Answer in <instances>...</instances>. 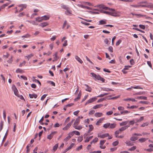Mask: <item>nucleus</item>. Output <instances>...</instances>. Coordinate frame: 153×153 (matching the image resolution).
<instances>
[{
  "instance_id": "nucleus-1",
  "label": "nucleus",
  "mask_w": 153,
  "mask_h": 153,
  "mask_svg": "<svg viewBox=\"0 0 153 153\" xmlns=\"http://www.w3.org/2000/svg\"><path fill=\"white\" fill-rule=\"evenodd\" d=\"M91 74L93 77H94L96 79L100 80L102 82H105V79L101 77L99 75H97L95 74L92 72L91 73Z\"/></svg>"
},
{
  "instance_id": "nucleus-2",
  "label": "nucleus",
  "mask_w": 153,
  "mask_h": 153,
  "mask_svg": "<svg viewBox=\"0 0 153 153\" xmlns=\"http://www.w3.org/2000/svg\"><path fill=\"white\" fill-rule=\"evenodd\" d=\"M97 99V98L96 97H93L90 99L86 102L85 104V105L91 103L94 101H95Z\"/></svg>"
},
{
  "instance_id": "nucleus-3",
  "label": "nucleus",
  "mask_w": 153,
  "mask_h": 153,
  "mask_svg": "<svg viewBox=\"0 0 153 153\" xmlns=\"http://www.w3.org/2000/svg\"><path fill=\"white\" fill-rule=\"evenodd\" d=\"M18 6L21 7L19 11V12H20L22 11L24 9H25L27 7V5L26 4H21L18 5Z\"/></svg>"
},
{
  "instance_id": "nucleus-4",
  "label": "nucleus",
  "mask_w": 153,
  "mask_h": 153,
  "mask_svg": "<svg viewBox=\"0 0 153 153\" xmlns=\"http://www.w3.org/2000/svg\"><path fill=\"white\" fill-rule=\"evenodd\" d=\"M109 136V134L108 133L104 134H98V137H100L102 138H104L105 137H108Z\"/></svg>"
},
{
  "instance_id": "nucleus-5",
  "label": "nucleus",
  "mask_w": 153,
  "mask_h": 153,
  "mask_svg": "<svg viewBox=\"0 0 153 153\" xmlns=\"http://www.w3.org/2000/svg\"><path fill=\"white\" fill-rule=\"evenodd\" d=\"M56 131H55L51 132L50 134L48 136L47 138L50 140H51L53 137V135L56 134Z\"/></svg>"
},
{
  "instance_id": "nucleus-6",
  "label": "nucleus",
  "mask_w": 153,
  "mask_h": 153,
  "mask_svg": "<svg viewBox=\"0 0 153 153\" xmlns=\"http://www.w3.org/2000/svg\"><path fill=\"white\" fill-rule=\"evenodd\" d=\"M84 85L86 87V88L85 89L86 91L89 92H91L92 89L88 85L86 84H85Z\"/></svg>"
},
{
  "instance_id": "nucleus-7",
  "label": "nucleus",
  "mask_w": 153,
  "mask_h": 153,
  "mask_svg": "<svg viewBox=\"0 0 153 153\" xmlns=\"http://www.w3.org/2000/svg\"><path fill=\"white\" fill-rule=\"evenodd\" d=\"M80 117H79L76 118L75 122H74V126L78 125L80 121Z\"/></svg>"
},
{
  "instance_id": "nucleus-8",
  "label": "nucleus",
  "mask_w": 153,
  "mask_h": 153,
  "mask_svg": "<svg viewBox=\"0 0 153 153\" xmlns=\"http://www.w3.org/2000/svg\"><path fill=\"white\" fill-rule=\"evenodd\" d=\"M110 15L114 16H119L118 13L115 11V10L113 12H111Z\"/></svg>"
},
{
  "instance_id": "nucleus-9",
  "label": "nucleus",
  "mask_w": 153,
  "mask_h": 153,
  "mask_svg": "<svg viewBox=\"0 0 153 153\" xmlns=\"http://www.w3.org/2000/svg\"><path fill=\"white\" fill-rule=\"evenodd\" d=\"M29 96L30 98H36L37 97V95L35 94H29Z\"/></svg>"
},
{
  "instance_id": "nucleus-10",
  "label": "nucleus",
  "mask_w": 153,
  "mask_h": 153,
  "mask_svg": "<svg viewBox=\"0 0 153 153\" xmlns=\"http://www.w3.org/2000/svg\"><path fill=\"white\" fill-rule=\"evenodd\" d=\"M48 25V24L47 22H44L43 23H41L39 25L41 26L42 27H45Z\"/></svg>"
},
{
  "instance_id": "nucleus-11",
  "label": "nucleus",
  "mask_w": 153,
  "mask_h": 153,
  "mask_svg": "<svg viewBox=\"0 0 153 153\" xmlns=\"http://www.w3.org/2000/svg\"><path fill=\"white\" fill-rule=\"evenodd\" d=\"M75 58L79 62H80L81 64H82L83 63V61L81 59H80V58L78 56H75Z\"/></svg>"
},
{
  "instance_id": "nucleus-12",
  "label": "nucleus",
  "mask_w": 153,
  "mask_h": 153,
  "mask_svg": "<svg viewBox=\"0 0 153 153\" xmlns=\"http://www.w3.org/2000/svg\"><path fill=\"white\" fill-rule=\"evenodd\" d=\"M103 106V105L101 104H100L97 105H96L93 107V108L94 109H96L98 108H100L101 107Z\"/></svg>"
},
{
  "instance_id": "nucleus-13",
  "label": "nucleus",
  "mask_w": 153,
  "mask_h": 153,
  "mask_svg": "<svg viewBox=\"0 0 153 153\" xmlns=\"http://www.w3.org/2000/svg\"><path fill=\"white\" fill-rule=\"evenodd\" d=\"M74 132L73 131H71L69 133L68 136V140L70 139V138L74 134Z\"/></svg>"
},
{
  "instance_id": "nucleus-14",
  "label": "nucleus",
  "mask_w": 153,
  "mask_h": 153,
  "mask_svg": "<svg viewBox=\"0 0 153 153\" xmlns=\"http://www.w3.org/2000/svg\"><path fill=\"white\" fill-rule=\"evenodd\" d=\"M54 57L53 58V62H54L58 60V58L57 56V53L56 52L54 54Z\"/></svg>"
},
{
  "instance_id": "nucleus-15",
  "label": "nucleus",
  "mask_w": 153,
  "mask_h": 153,
  "mask_svg": "<svg viewBox=\"0 0 153 153\" xmlns=\"http://www.w3.org/2000/svg\"><path fill=\"white\" fill-rule=\"evenodd\" d=\"M102 90L103 91H113L114 90L110 88H102Z\"/></svg>"
},
{
  "instance_id": "nucleus-16",
  "label": "nucleus",
  "mask_w": 153,
  "mask_h": 153,
  "mask_svg": "<svg viewBox=\"0 0 153 153\" xmlns=\"http://www.w3.org/2000/svg\"><path fill=\"white\" fill-rule=\"evenodd\" d=\"M146 5V7L151 8H153V4L152 3H147Z\"/></svg>"
},
{
  "instance_id": "nucleus-17",
  "label": "nucleus",
  "mask_w": 153,
  "mask_h": 153,
  "mask_svg": "<svg viewBox=\"0 0 153 153\" xmlns=\"http://www.w3.org/2000/svg\"><path fill=\"white\" fill-rule=\"evenodd\" d=\"M128 126H126L123 127H121V128H119V130L121 131L122 132L125 130L127 128H128Z\"/></svg>"
},
{
  "instance_id": "nucleus-18",
  "label": "nucleus",
  "mask_w": 153,
  "mask_h": 153,
  "mask_svg": "<svg viewBox=\"0 0 153 153\" xmlns=\"http://www.w3.org/2000/svg\"><path fill=\"white\" fill-rule=\"evenodd\" d=\"M43 20H46L49 19L50 17L47 15H45L42 17Z\"/></svg>"
},
{
  "instance_id": "nucleus-19",
  "label": "nucleus",
  "mask_w": 153,
  "mask_h": 153,
  "mask_svg": "<svg viewBox=\"0 0 153 153\" xmlns=\"http://www.w3.org/2000/svg\"><path fill=\"white\" fill-rule=\"evenodd\" d=\"M102 115V113L100 112H97L94 115L95 117H100Z\"/></svg>"
},
{
  "instance_id": "nucleus-20",
  "label": "nucleus",
  "mask_w": 153,
  "mask_h": 153,
  "mask_svg": "<svg viewBox=\"0 0 153 153\" xmlns=\"http://www.w3.org/2000/svg\"><path fill=\"white\" fill-rule=\"evenodd\" d=\"M138 139V137L134 136H132L130 138V140L132 141H135Z\"/></svg>"
},
{
  "instance_id": "nucleus-21",
  "label": "nucleus",
  "mask_w": 153,
  "mask_h": 153,
  "mask_svg": "<svg viewBox=\"0 0 153 153\" xmlns=\"http://www.w3.org/2000/svg\"><path fill=\"white\" fill-rule=\"evenodd\" d=\"M16 73H22L24 72V71L22 69H19V68H18L17 69L16 71Z\"/></svg>"
},
{
  "instance_id": "nucleus-22",
  "label": "nucleus",
  "mask_w": 153,
  "mask_h": 153,
  "mask_svg": "<svg viewBox=\"0 0 153 153\" xmlns=\"http://www.w3.org/2000/svg\"><path fill=\"white\" fill-rule=\"evenodd\" d=\"M93 137V136H91L89 137H87L85 140V142L87 143L89 142Z\"/></svg>"
},
{
  "instance_id": "nucleus-23",
  "label": "nucleus",
  "mask_w": 153,
  "mask_h": 153,
  "mask_svg": "<svg viewBox=\"0 0 153 153\" xmlns=\"http://www.w3.org/2000/svg\"><path fill=\"white\" fill-rule=\"evenodd\" d=\"M106 22L105 21L102 20H101L100 21H99V25H105V24H106Z\"/></svg>"
},
{
  "instance_id": "nucleus-24",
  "label": "nucleus",
  "mask_w": 153,
  "mask_h": 153,
  "mask_svg": "<svg viewBox=\"0 0 153 153\" xmlns=\"http://www.w3.org/2000/svg\"><path fill=\"white\" fill-rule=\"evenodd\" d=\"M110 126V123H106L104 124L103 127L105 128H107L109 127Z\"/></svg>"
},
{
  "instance_id": "nucleus-25",
  "label": "nucleus",
  "mask_w": 153,
  "mask_h": 153,
  "mask_svg": "<svg viewBox=\"0 0 153 153\" xmlns=\"http://www.w3.org/2000/svg\"><path fill=\"white\" fill-rule=\"evenodd\" d=\"M36 20L37 22H40L43 21L42 19V17H37L36 18Z\"/></svg>"
},
{
  "instance_id": "nucleus-26",
  "label": "nucleus",
  "mask_w": 153,
  "mask_h": 153,
  "mask_svg": "<svg viewBox=\"0 0 153 153\" xmlns=\"http://www.w3.org/2000/svg\"><path fill=\"white\" fill-rule=\"evenodd\" d=\"M98 139L97 137H95V138L93 139L91 142L90 144H92L93 143H95L98 141Z\"/></svg>"
},
{
  "instance_id": "nucleus-27",
  "label": "nucleus",
  "mask_w": 153,
  "mask_h": 153,
  "mask_svg": "<svg viewBox=\"0 0 153 153\" xmlns=\"http://www.w3.org/2000/svg\"><path fill=\"white\" fill-rule=\"evenodd\" d=\"M58 146V144H55L53 147V152H55L57 149Z\"/></svg>"
},
{
  "instance_id": "nucleus-28",
  "label": "nucleus",
  "mask_w": 153,
  "mask_h": 153,
  "mask_svg": "<svg viewBox=\"0 0 153 153\" xmlns=\"http://www.w3.org/2000/svg\"><path fill=\"white\" fill-rule=\"evenodd\" d=\"M116 124L115 123L110 124L109 126V128H114L116 127Z\"/></svg>"
},
{
  "instance_id": "nucleus-29",
  "label": "nucleus",
  "mask_w": 153,
  "mask_h": 153,
  "mask_svg": "<svg viewBox=\"0 0 153 153\" xmlns=\"http://www.w3.org/2000/svg\"><path fill=\"white\" fill-rule=\"evenodd\" d=\"M147 139H148V138H142L139 139L138 140L141 143H142V142H145V141H146Z\"/></svg>"
},
{
  "instance_id": "nucleus-30",
  "label": "nucleus",
  "mask_w": 153,
  "mask_h": 153,
  "mask_svg": "<svg viewBox=\"0 0 153 153\" xmlns=\"http://www.w3.org/2000/svg\"><path fill=\"white\" fill-rule=\"evenodd\" d=\"M74 127L76 129L80 130L82 128V127L81 126H77V125L74 126Z\"/></svg>"
},
{
  "instance_id": "nucleus-31",
  "label": "nucleus",
  "mask_w": 153,
  "mask_h": 153,
  "mask_svg": "<svg viewBox=\"0 0 153 153\" xmlns=\"http://www.w3.org/2000/svg\"><path fill=\"white\" fill-rule=\"evenodd\" d=\"M4 122L3 121H1L0 123V132L1 131L3 128Z\"/></svg>"
},
{
  "instance_id": "nucleus-32",
  "label": "nucleus",
  "mask_w": 153,
  "mask_h": 153,
  "mask_svg": "<svg viewBox=\"0 0 153 153\" xmlns=\"http://www.w3.org/2000/svg\"><path fill=\"white\" fill-rule=\"evenodd\" d=\"M128 122V121L123 122L120 123V126H123L126 125L127 124Z\"/></svg>"
},
{
  "instance_id": "nucleus-33",
  "label": "nucleus",
  "mask_w": 153,
  "mask_h": 153,
  "mask_svg": "<svg viewBox=\"0 0 153 153\" xmlns=\"http://www.w3.org/2000/svg\"><path fill=\"white\" fill-rule=\"evenodd\" d=\"M121 132L119 129L116 131L114 133V134L115 137H116V136H118V135L120 134H121Z\"/></svg>"
},
{
  "instance_id": "nucleus-34",
  "label": "nucleus",
  "mask_w": 153,
  "mask_h": 153,
  "mask_svg": "<svg viewBox=\"0 0 153 153\" xmlns=\"http://www.w3.org/2000/svg\"><path fill=\"white\" fill-rule=\"evenodd\" d=\"M8 132V130H7L6 132V133L4 137V138L3 139V141H2V142H3L6 139L7 136Z\"/></svg>"
},
{
  "instance_id": "nucleus-35",
  "label": "nucleus",
  "mask_w": 153,
  "mask_h": 153,
  "mask_svg": "<svg viewBox=\"0 0 153 153\" xmlns=\"http://www.w3.org/2000/svg\"><path fill=\"white\" fill-rule=\"evenodd\" d=\"M127 145L128 146H131L133 145V144L130 141H127L126 142Z\"/></svg>"
},
{
  "instance_id": "nucleus-36",
  "label": "nucleus",
  "mask_w": 153,
  "mask_h": 153,
  "mask_svg": "<svg viewBox=\"0 0 153 153\" xmlns=\"http://www.w3.org/2000/svg\"><path fill=\"white\" fill-rule=\"evenodd\" d=\"M106 140H101L100 143V147H102V146L105 143Z\"/></svg>"
},
{
  "instance_id": "nucleus-37",
  "label": "nucleus",
  "mask_w": 153,
  "mask_h": 153,
  "mask_svg": "<svg viewBox=\"0 0 153 153\" xmlns=\"http://www.w3.org/2000/svg\"><path fill=\"white\" fill-rule=\"evenodd\" d=\"M119 143V141L117 140L116 141L112 143V145L113 146H116Z\"/></svg>"
},
{
  "instance_id": "nucleus-38",
  "label": "nucleus",
  "mask_w": 153,
  "mask_h": 153,
  "mask_svg": "<svg viewBox=\"0 0 153 153\" xmlns=\"http://www.w3.org/2000/svg\"><path fill=\"white\" fill-rule=\"evenodd\" d=\"M149 124V123L148 122H146L143 123L141 125V126L142 127H144L146 126H147Z\"/></svg>"
},
{
  "instance_id": "nucleus-39",
  "label": "nucleus",
  "mask_w": 153,
  "mask_h": 153,
  "mask_svg": "<svg viewBox=\"0 0 153 153\" xmlns=\"http://www.w3.org/2000/svg\"><path fill=\"white\" fill-rule=\"evenodd\" d=\"M81 96V95L78 94L76 98L74 99V100L75 101H77L78 100H79L80 99Z\"/></svg>"
},
{
  "instance_id": "nucleus-40",
  "label": "nucleus",
  "mask_w": 153,
  "mask_h": 153,
  "mask_svg": "<svg viewBox=\"0 0 153 153\" xmlns=\"http://www.w3.org/2000/svg\"><path fill=\"white\" fill-rule=\"evenodd\" d=\"M145 94V92H139L134 94V95L144 94Z\"/></svg>"
},
{
  "instance_id": "nucleus-41",
  "label": "nucleus",
  "mask_w": 153,
  "mask_h": 153,
  "mask_svg": "<svg viewBox=\"0 0 153 153\" xmlns=\"http://www.w3.org/2000/svg\"><path fill=\"white\" fill-rule=\"evenodd\" d=\"M14 94L17 96L19 97V95L18 94V91L17 89H16L13 91Z\"/></svg>"
},
{
  "instance_id": "nucleus-42",
  "label": "nucleus",
  "mask_w": 153,
  "mask_h": 153,
  "mask_svg": "<svg viewBox=\"0 0 153 153\" xmlns=\"http://www.w3.org/2000/svg\"><path fill=\"white\" fill-rule=\"evenodd\" d=\"M80 7L82 8L86 9L88 10H89L90 9V7L87 6H84L82 5H80Z\"/></svg>"
},
{
  "instance_id": "nucleus-43",
  "label": "nucleus",
  "mask_w": 153,
  "mask_h": 153,
  "mask_svg": "<svg viewBox=\"0 0 153 153\" xmlns=\"http://www.w3.org/2000/svg\"><path fill=\"white\" fill-rule=\"evenodd\" d=\"M136 149V147L134 146L128 149V150L130 151H133L135 150Z\"/></svg>"
},
{
  "instance_id": "nucleus-44",
  "label": "nucleus",
  "mask_w": 153,
  "mask_h": 153,
  "mask_svg": "<svg viewBox=\"0 0 153 153\" xmlns=\"http://www.w3.org/2000/svg\"><path fill=\"white\" fill-rule=\"evenodd\" d=\"M75 144L74 143H71L70 146L68 147V150L71 149L73 146Z\"/></svg>"
},
{
  "instance_id": "nucleus-45",
  "label": "nucleus",
  "mask_w": 153,
  "mask_h": 153,
  "mask_svg": "<svg viewBox=\"0 0 153 153\" xmlns=\"http://www.w3.org/2000/svg\"><path fill=\"white\" fill-rule=\"evenodd\" d=\"M83 140V136H79L78 139V142H81Z\"/></svg>"
},
{
  "instance_id": "nucleus-46",
  "label": "nucleus",
  "mask_w": 153,
  "mask_h": 153,
  "mask_svg": "<svg viewBox=\"0 0 153 153\" xmlns=\"http://www.w3.org/2000/svg\"><path fill=\"white\" fill-rule=\"evenodd\" d=\"M30 36V35L29 34H26L25 35H24L23 36H22V38H29V37Z\"/></svg>"
},
{
  "instance_id": "nucleus-47",
  "label": "nucleus",
  "mask_w": 153,
  "mask_h": 153,
  "mask_svg": "<svg viewBox=\"0 0 153 153\" xmlns=\"http://www.w3.org/2000/svg\"><path fill=\"white\" fill-rule=\"evenodd\" d=\"M26 63V62L25 61H24L22 63H20L19 65L20 67H22L23 65H24Z\"/></svg>"
},
{
  "instance_id": "nucleus-48",
  "label": "nucleus",
  "mask_w": 153,
  "mask_h": 153,
  "mask_svg": "<svg viewBox=\"0 0 153 153\" xmlns=\"http://www.w3.org/2000/svg\"><path fill=\"white\" fill-rule=\"evenodd\" d=\"M30 144H28L27 147L26 148L27 149V150L26 151V153H28L29 152V151L30 149H29V147L30 146Z\"/></svg>"
},
{
  "instance_id": "nucleus-49",
  "label": "nucleus",
  "mask_w": 153,
  "mask_h": 153,
  "mask_svg": "<svg viewBox=\"0 0 153 153\" xmlns=\"http://www.w3.org/2000/svg\"><path fill=\"white\" fill-rule=\"evenodd\" d=\"M108 50L110 52H111L112 53L113 52V48L111 46H110L108 47Z\"/></svg>"
},
{
  "instance_id": "nucleus-50",
  "label": "nucleus",
  "mask_w": 153,
  "mask_h": 153,
  "mask_svg": "<svg viewBox=\"0 0 153 153\" xmlns=\"http://www.w3.org/2000/svg\"><path fill=\"white\" fill-rule=\"evenodd\" d=\"M33 55L32 54H30V55H28V56H25V57H27V60H29V59L31 58V57H33Z\"/></svg>"
},
{
  "instance_id": "nucleus-51",
  "label": "nucleus",
  "mask_w": 153,
  "mask_h": 153,
  "mask_svg": "<svg viewBox=\"0 0 153 153\" xmlns=\"http://www.w3.org/2000/svg\"><path fill=\"white\" fill-rule=\"evenodd\" d=\"M139 98L140 99H143L144 100H147V97H146L143 96H139Z\"/></svg>"
},
{
  "instance_id": "nucleus-52",
  "label": "nucleus",
  "mask_w": 153,
  "mask_h": 153,
  "mask_svg": "<svg viewBox=\"0 0 153 153\" xmlns=\"http://www.w3.org/2000/svg\"><path fill=\"white\" fill-rule=\"evenodd\" d=\"M72 14V11L68 8V15L71 16Z\"/></svg>"
},
{
  "instance_id": "nucleus-53",
  "label": "nucleus",
  "mask_w": 153,
  "mask_h": 153,
  "mask_svg": "<svg viewBox=\"0 0 153 153\" xmlns=\"http://www.w3.org/2000/svg\"><path fill=\"white\" fill-rule=\"evenodd\" d=\"M139 27L142 29H145V26L143 25H139Z\"/></svg>"
},
{
  "instance_id": "nucleus-54",
  "label": "nucleus",
  "mask_w": 153,
  "mask_h": 153,
  "mask_svg": "<svg viewBox=\"0 0 153 153\" xmlns=\"http://www.w3.org/2000/svg\"><path fill=\"white\" fill-rule=\"evenodd\" d=\"M148 102L147 101H140L139 102L140 103L144 104H148Z\"/></svg>"
},
{
  "instance_id": "nucleus-55",
  "label": "nucleus",
  "mask_w": 153,
  "mask_h": 153,
  "mask_svg": "<svg viewBox=\"0 0 153 153\" xmlns=\"http://www.w3.org/2000/svg\"><path fill=\"white\" fill-rule=\"evenodd\" d=\"M33 81L38 83L39 84V85H41V82L38 79H35L33 80Z\"/></svg>"
},
{
  "instance_id": "nucleus-56",
  "label": "nucleus",
  "mask_w": 153,
  "mask_h": 153,
  "mask_svg": "<svg viewBox=\"0 0 153 153\" xmlns=\"http://www.w3.org/2000/svg\"><path fill=\"white\" fill-rule=\"evenodd\" d=\"M82 145H81L78 146L76 149V151H79L82 149Z\"/></svg>"
},
{
  "instance_id": "nucleus-57",
  "label": "nucleus",
  "mask_w": 153,
  "mask_h": 153,
  "mask_svg": "<svg viewBox=\"0 0 153 153\" xmlns=\"http://www.w3.org/2000/svg\"><path fill=\"white\" fill-rule=\"evenodd\" d=\"M74 120V119H73L68 124V127H70L71 126Z\"/></svg>"
},
{
  "instance_id": "nucleus-58",
  "label": "nucleus",
  "mask_w": 153,
  "mask_h": 153,
  "mask_svg": "<svg viewBox=\"0 0 153 153\" xmlns=\"http://www.w3.org/2000/svg\"><path fill=\"white\" fill-rule=\"evenodd\" d=\"M81 23L84 24V25H87V26H88V25H90V23H87L86 22H83V21H82L81 22Z\"/></svg>"
},
{
  "instance_id": "nucleus-59",
  "label": "nucleus",
  "mask_w": 153,
  "mask_h": 153,
  "mask_svg": "<svg viewBox=\"0 0 153 153\" xmlns=\"http://www.w3.org/2000/svg\"><path fill=\"white\" fill-rule=\"evenodd\" d=\"M130 63L131 65H134V61L133 59H131L130 61Z\"/></svg>"
},
{
  "instance_id": "nucleus-60",
  "label": "nucleus",
  "mask_w": 153,
  "mask_h": 153,
  "mask_svg": "<svg viewBox=\"0 0 153 153\" xmlns=\"http://www.w3.org/2000/svg\"><path fill=\"white\" fill-rule=\"evenodd\" d=\"M47 95V94H44L41 97V100L42 101L46 97V96Z\"/></svg>"
},
{
  "instance_id": "nucleus-61",
  "label": "nucleus",
  "mask_w": 153,
  "mask_h": 153,
  "mask_svg": "<svg viewBox=\"0 0 153 153\" xmlns=\"http://www.w3.org/2000/svg\"><path fill=\"white\" fill-rule=\"evenodd\" d=\"M88 126L89 127V129L92 131L94 129V127L93 125H89Z\"/></svg>"
},
{
  "instance_id": "nucleus-62",
  "label": "nucleus",
  "mask_w": 153,
  "mask_h": 153,
  "mask_svg": "<svg viewBox=\"0 0 153 153\" xmlns=\"http://www.w3.org/2000/svg\"><path fill=\"white\" fill-rule=\"evenodd\" d=\"M113 113V112L112 111H111L107 112L106 114L108 115H111Z\"/></svg>"
},
{
  "instance_id": "nucleus-63",
  "label": "nucleus",
  "mask_w": 153,
  "mask_h": 153,
  "mask_svg": "<svg viewBox=\"0 0 153 153\" xmlns=\"http://www.w3.org/2000/svg\"><path fill=\"white\" fill-rule=\"evenodd\" d=\"M118 109L119 111H123L124 110V108L122 106H119L118 108Z\"/></svg>"
},
{
  "instance_id": "nucleus-64",
  "label": "nucleus",
  "mask_w": 153,
  "mask_h": 153,
  "mask_svg": "<svg viewBox=\"0 0 153 153\" xmlns=\"http://www.w3.org/2000/svg\"><path fill=\"white\" fill-rule=\"evenodd\" d=\"M121 40H119L116 43V45L117 46L119 45L121 43Z\"/></svg>"
}]
</instances>
